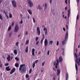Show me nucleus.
I'll return each mask as SVG.
<instances>
[{"label": "nucleus", "instance_id": "680f3d73", "mask_svg": "<svg viewBox=\"0 0 80 80\" xmlns=\"http://www.w3.org/2000/svg\"><path fill=\"white\" fill-rule=\"evenodd\" d=\"M63 30L64 31H65L66 30L64 28H63Z\"/></svg>", "mask_w": 80, "mask_h": 80}, {"label": "nucleus", "instance_id": "13d9d810", "mask_svg": "<svg viewBox=\"0 0 80 80\" xmlns=\"http://www.w3.org/2000/svg\"><path fill=\"white\" fill-rule=\"evenodd\" d=\"M66 28H67V29L68 30V25H66Z\"/></svg>", "mask_w": 80, "mask_h": 80}, {"label": "nucleus", "instance_id": "ea45409f", "mask_svg": "<svg viewBox=\"0 0 80 80\" xmlns=\"http://www.w3.org/2000/svg\"><path fill=\"white\" fill-rule=\"evenodd\" d=\"M14 22H12V24H11V26H12V27H13L14 26Z\"/></svg>", "mask_w": 80, "mask_h": 80}, {"label": "nucleus", "instance_id": "9d476101", "mask_svg": "<svg viewBox=\"0 0 80 80\" xmlns=\"http://www.w3.org/2000/svg\"><path fill=\"white\" fill-rule=\"evenodd\" d=\"M44 45L45 47L47 46L48 44V41L47 39H45L44 42Z\"/></svg>", "mask_w": 80, "mask_h": 80}, {"label": "nucleus", "instance_id": "37998d69", "mask_svg": "<svg viewBox=\"0 0 80 80\" xmlns=\"http://www.w3.org/2000/svg\"><path fill=\"white\" fill-rule=\"evenodd\" d=\"M35 49L34 48H33L32 49V52H34Z\"/></svg>", "mask_w": 80, "mask_h": 80}, {"label": "nucleus", "instance_id": "09e8293b", "mask_svg": "<svg viewBox=\"0 0 80 80\" xmlns=\"http://www.w3.org/2000/svg\"><path fill=\"white\" fill-rule=\"evenodd\" d=\"M38 60H36L35 61V63H37V62H38Z\"/></svg>", "mask_w": 80, "mask_h": 80}, {"label": "nucleus", "instance_id": "dca6fc26", "mask_svg": "<svg viewBox=\"0 0 80 80\" xmlns=\"http://www.w3.org/2000/svg\"><path fill=\"white\" fill-rule=\"evenodd\" d=\"M37 9L40 10L42 9V8L41 7L40 5H38V6L37 7Z\"/></svg>", "mask_w": 80, "mask_h": 80}, {"label": "nucleus", "instance_id": "338daca9", "mask_svg": "<svg viewBox=\"0 0 80 80\" xmlns=\"http://www.w3.org/2000/svg\"><path fill=\"white\" fill-rule=\"evenodd\" d=\"M59 50V49H58L57 50H56V52H58V51Z\"/></svg>", "mask_w": 80, "mask_h": 80}, {"label": "nucleus", "instance_id": "e433bc0d", "mask_svg": "<svg viewBox=\"0 0 80 80\" xmlns=\"http://www.w3.org/2000/svg\"><path fill=\"white\" fill-rule=\"evenodd\" d=\"M59 44V42L58 41H57V43H56V45L57 46H58Z\"/></svg>", "mask_w": 80, "mask_h": 80}, {"label": "nucleus", "instance_id": "473e14b6", "mask_svg": "<svg viewBox=\"0 0 80 80\" xmlns=\"http://www.w3.org/2000/svg\"><path fill=\"white\" fill-rule=\"evenodd\" d=\"M46 30H47V28H43V31H46Z\"/></svg>", "mask_w": 80, "mask_h": 80}, {"label": "nucleus", "instance_id": "9b49d317", "mask_svg": "<svg viewBox=\"0 0 80 80\" xmlns=\"http://www.w3.org/2000/svg\"><path fill=\"white\" fill-rule=\"evenodd\" d=\"M15 71V68H14L12 69V70L10 72V74H12Z\"/></svg>", "mask_w": 80, "mask_h": 80}, {"label": "nucleus", "instance_id": "f3484780", "mask_svg": "<svg viewBox=\"0 0 80 80\" xmlns=\"http://www.w3.org/2000/svg\"><path fill=\"white\" fill-rule=\"evenodd\" d=\"M75 68L76 69V72L78 71V66L76 63H75Z\"/></svg>", "mask_w": 80, "mask_h": 80}, {"label": "nucleus", "instance_id": "1a4fd4ad", "mask_svg": "<svg viewBox=\"0 0 80 80\" xmlns=\"http://www.w3.org/2000/svg\"><path fill=\"white\" fill-rule=\"evenodd\" d=\"M37 32H38V35H40V33H41V32L40 30V28L39 27H38L37 28Z\"/></svg>", "mask_w": 80, "mask_h": 80}, {"label": "nucleus", "instance_id": "de8ad7c7", "mask_svg": "<svg viewBox=\"0 0 80 80\" xmlns=\"http://www.w3.org/2000/svg\"><path fill=\"white\" fill-rule=\"evenodd\" d=\"M32 55H33V56H35V55H34V52H32Z\"/></svg>", "mask_w": 80, "mask_h": 80}, {"label": "nucleus", "instance_id": "bf43d9fd", "mask_svg": "<svg viewBox=\"0 0 80 80\" xmlns=\"http://www.w3.org/2000/svg\"><path fill=\"white\" fill-rule=\"evenodd\" d=\"M55 76H54L53 78V80H55Z\"/></svg>", "mask_w": 80, "mask_h": 80}, {"label": "nucleus", "instance_id": "7c9ffc66", "mask_svg": "<svg viewBox=\"0 0 80 80\" xmlns=\"http://www.w3.org/2000/svg\"><path fill=\"white\" fill-rule=\"evenodd\" d=\"M15 59L16 60V61H19V59L17 57H16L15 58Z\"/></svg>", "mask_w": 80, "mask_h": 80}, {"label": "nucleus", "instance_id": "f704fd0d", "mask_svg": "<svg viewBox=\"0 0 80 80\" xmlns=\"http://www.w3.org/2000/svg\"><path fill=\"white\" fill-rule=\"evenodd\" d=\"M32 19H33V21L34 23H35V19L33 17H32Z\"/></svg>", "mask_w": 80, "mask_h": 80}, {"label": "nucleus", "instance_id": "4c0bfd02", "mask_svg": "<svg viewBox=\"0 0 80 80\" xmlns=\"http://www.w3.org/2000/svg\"><path fill=\"white\" fill-rule=\"evenodd\" d=\"M2 65H3V64H2V63L0 64V68H2Z\"/></svg>", "mask_w": 80, "mask_h": 80}, {"label": "nucleus", "instance_id": "20e7f679", "mask_svg": "<svg viewBox=\"0 0 80 80\" xmlns=\"http://www.w3.org/2000/svg\"><path fill=\"white\" fill-rule=\"evenodd\" d=\"M75 55L76 58V61L78 64V65H80V57H78H78L76 53H75Z\"/></svg>", "mask_w": 80, "mask_h": 80}, {"label": "nucleus", "instance_id": "bb28decb", "mask_svg": "<svg viewBox=\"0 0 80 80\" xmlns=\"http://www.w3.org/2000/svg\"><path fill=\"white\" fill-rule=\"evenodd\" d=\"M38 39V37H36L35 38V41L37 42Z\"/></svg>", "mask_w": 80, "mask_h": 80}, {"label": "nucleus", "instance_id": "a19ab883", "mask_svg": "<svg viewBox=\"0 0 80 80\" xmlns=\"http://www.w3.org/2000/svg\"><path fill=\"white\" fill-rule=\"evenodd\" d=\"M12 32H10V33H9V37H11L12 36Z\"/></svg>", "mask_w": 80, "mask_h": 80}, {"label": "nucleus", "instance_id": "8fccbe9b", "mask_svg": "<svg viewBox=\"0 0 80 80\" xmlns=\"http://www.w3.org/2000/svg\"><path fill=\"white\" fill-rule=\"evenodd\" d=\"M42 36H43V38H42L44 39V38H45V36H44V34H42Z\"/></svg>", "mask_w": 80, "mask_h": 80}, {"label": "nucleus", "instance_id": "052dcab7", "mask_svg": "<svg viewBox=\"0 0 80 80\" xmlns=\"http://www.w3.org/2000/svg\"><path fill=\"white\" fill-rule=\"evenodd\" d=\"M52 0H50L49 1V2L50 3V4H51L52 3Z\"/></svg>", "mask_w": 80, "mask_h": 80}, {"label": "nucleus", "instance_id": "69168bd1", "mask_svg": "<svg viewBox=\"0 0 80 80\" xmlns=\"http://www.w3.org/2000/svg\"><path fill=\"white\" fill-rule=\"evenodd\" d=\"M22 23H23V21H22V20L21 22H20V23L22 24Z\"/></svg>", "mask_w": 80, "mask_h": 80}, {"label": "nucleus", "instance_id": "0e129e2a", "mask_svg": "<svg viewBox=\"0 0 80 80\" xmlns=\"http://www.w3.org/2000/svg\"><path fill=\"white\" fill-rule=\"evenodd\" d=\"M70 11H68V14H70Z\"/></svg>", "mask_w": 80, "mask_h": 80}, {"label": "nucleus", "instance_id": "4d7b16f0", "mask_svg": "<svg viewBox=\"0 0 80 80\" xmlns=\"http://www.w3.org/2000/svg\"><path fill=\"white\" fill-rule=\"evenodd\" d=\"M21 36V34H20L18 35V38H19Z\"/></svg>", "mask_w": 80, "mask_h": 80}, {"label": "nucleus", "instance_id": "4468645a", "mask_svg": "<svg viewBox=\"0 0 80 80\" xmlns=\"http://www.w3.org/2000/svg\"><path fill=\"white\" fill-rule=\"evenodd\" d=\"M11 70V68H10V67L9 66H8L6 68V71H10Z\"/></svg>", "mask_w": 80, "mask_h": 80}, {"label": "nucleus", "instance_id": "f257e3e1", "mask_svg": "<svg viewBox=\"0 0 80 80\" xmlns=\"http://www.w3.org/2000/svg\"><path fill=\"white\" fill-rule=\"evenodd\" d=\"M23 66H25V64H21L19 68V70L20 71H21V73L24 72L26 71V68L25 67H23Z\"/></svg>", "mask_w": 80, "mask_h": 80}, {"label": "nucleus", "instance_id": "5701e85b", "mask_svg": "<svg viewBox=\"0 0 80 80\" xmlns=\"http://www.w3.org/2000/svg\"><path fill=\"white\" fill-rule=\"evenodd\" d=\"M35 63L34 62H33V65H32V67L33 68H34L35 66Z\"/></svg>", "mask_w": 80, "mask_h": 80}, {"label": "nucleus", "instance_id": "c9c22d12", "mask_svg": "<svg viewBox=\"0 0 80 80\" xmlns=\"http://www.w3.org/2000/svg\"><path fill=\"white\" fill-rule=\"evenodd\" d=\"M79 15H77L76 19L77 20H78L79 18Z\"/></svg>", "mask_w": 80, "mask_h": 80}, {"label": "nucleus", "instance_id": "4be33fe9", "mask_svg": "<svg viewBox=\"0 0 80 80\" xmlns=\"http://www.w3.org/2000/svg\"><path fill=\"white\" fill-rule=\"evenodd\" d=\"M53 41H49V44L52 45V44L53 43Z\"/></svg>", "mask_w": 80, "mask_h": 80}, {"label": "nucleus", "instance_id": "3c124183", "mask_svg": "<svg viewBox=\"0 0 80 80\" xmlns=\"http://www.w3.org/2000/svg\"><path fill=\"white\" fill-rule=\"evenodd\" d=\"M28 34V31H26L25 32V35H27Z\"/></svg>", "mask_w": 80, "mask_h": 80}, {"label": "nucleus", "instance_id": "7ed1b4c3", "mask_svg": "<svg viewBox=\"0 0 80 80\" xmlns=\"http://www.w3.org/2000/svg\"><path fill=\"white\" fill-rule=\"evenodd\" d=\"M68 38V32H67L65 37V40L62 42V45H64L66 43V40Z\"/></svg>", "mask_w": 80, "mask_h": 80}, {"label": "nucleus", "instance_id": "864d4df0", "mask_svg": "<svg viewBox=\"0 0 80 80\" xmlns=\"http://www.w3.org/2000/svg\"><path fill=\"white\" fill-rule=\"evenodd\" d=\"M44 64H45V62H44L43 63H42V66H43L44 65Z\"/></svg>", "mask_w": 80, "mask_h": 80}, {"label": "nucleus", "instance_id": "774afa93", "mask_svg": "<svg viewBox=\"0 0 80 80\" xmlns=\"http://www.w3.org/2000/svg\"><path fill=\"white\" fill-rule=\"evenodd\" d=\"M41 53V52L39 51V52H38V54H40Z\"/></svg>", "mask_w": 80, "mask_h": 80}, {"label": "nucleus", "instance_id": "f8f14e48", "mask_svg": "<svg viewBox=\"0 0 80 80\" xmlns=\"http://www.w3.org/2000/svg\"><path fill=\"white\" fill-rule=\"evenodd\" d=\"M69 78V74L68 73H66V80H68Z\"/></svg>", "mask_w": 80, "mask_h": 80}, {"label": "nucleus", "instance_id": "6e6552de", "mask_svg": "<svg viewBox=\"0 0 80 80\" xmlns=\"http://www.w3.org/2000/svg\"><path fill=\"white\" fill-rule=\"evenodd\" d=\"M13 58V57H10V56L9 55H8V58H7V60L9 62L11 60H12Z\"/></svg>", "mask_w": 80, "mask_h": 80}, {"label": "nucleus", "instance_id": "2f4dec72", "mask_svg": "<svg viewBox=\"0 0 80 80\" xmlns=\"http://www.w3.org/2000/svg\"><path fill=\"white\" fill-rule=\"evenodd\" d=\"M29 77V75H28V74H26V78H28Z\"/></svg>", "mask_w": 80, "mask_h": 80}, {"label": "nucleus", "instance_id": "e2e57ef3", "mask_svg": "<svg viewBox=\"0 0 80 80\" xmlns=\"http://www.w3.org/2000/svg\"><path fill=\"white\" fill-rule=\"evenodd\" d=\"M2 1H3V0H0V4H1L2 3Z\"/></svg>", "mask_w": 80, "mask_h": 80}, {"label": "nucleus", "instance_id": "c03bdc74", "mask_svg": "<svg viewBox=\"0 0 80 80\" xmlns=\"http://www.w3.org/2000/svg\"><path fill=\"white\" fill-rule=\"evenodd\" d=\"M39 43V41H38L36 42V45H38Z\"/></svg>", "mask_w": 80, "mask_h": 80}, {"label": "nucleus", "instance_id": "c756f323", "mask_svg": "<svg viewBox=\"0 0 80 80\" xmlns=\"http://www.w3.org/2000/svg\"><path fill=\"white\" fill-rule=\"evenodd\" d=\"M47 3H45V9H46L47 8Z\"/></svg>", "mask_w": 80, "mask_h": 80}, {"label": "nucleus", "instance_id": "ddd939ff", "mask_svg": "<svg viewBox=\"0 0 80 80\" xmlns=\"http://www.w3.org/2000/svg\"><path fill=\"white\" fill-rule=\"evenodd\" d=\"M57 75L58 76L60 73V72H61L60 69H58V70H57Z\"/></svg>", "mask_w": 80, "mask_h": 80}, {"label": "nucleus", "instance_id": "0eeeda50", "mask_svg": "<svg viewBox=\"0 0 80 80\" xmlns=\"http://www.w3.org/2000/svg\"><path fill=\"white\" fill-rule=\"evenodd\" d=\"M19 30V27L18 26L16 25L15 26V28H14V32L17 33L18 32Z\"/></svg>", "mask_w": 80, "mask_h": 80}, {"label": "nucleus", "instance_id": "aec40b11", "mask_svg": "<svg viewBox=\"0 0 80 80\" xmlns=\"http://www.w3.org/2000/svg\"><path fill=\"white\" fill-rule=\"evenodd\" d=\"M19 66V64L18 63H16L15 64V66H16V68H18Z\"/></svg>", "mask_w": 80, "mask_h": 80}, {"label": "nucleus", "instance_id": "5fc2aeb1", "mask_svg": "<svg viewBox=\"0 0 80 80\" xmlns=\"http://www.w3.org/2000/svg\"><path fill=\"white\" fill-rule=\"evenodd\" d=\"M53 71H56V69H55L54 67L53 68Z\"/></svg>", "mask_w": 80, "mask_h": 80}, {"label": "nucleus", "instance_id": "6ab92c4d", "mask_svg": "<svg viewBox=\"0 0 80 80\" xmlns=\"http://www.w3.org/2000/svg\"><path fill=\"white\" fill-rule=\"evenodd\" d=\"M62 51L63 52H62V54L63 56H64L65 55V52H64V49L63 48L62 49Z\"/></svg>", "mask_w": 80, "mask_h": 80}, {"label": "nucleus", "instance_id": "a878e982", "mask_svg": "<svg viewBox=\"0 0 80 80\" xmlns=\"http://www.w3.org/2000/svg\"><path fill=\"white\" fill-rule=\"evenodd\" d=\"M29 40H27L25 43L26 45H28V44Z\"/></svg>", "mask_w": 80, "mask_h": 80}, {"label": "nucleus", "instance_id": "2eb2a0df", "mask_svg": "<svg viewBox=\"0 0 80 80\" xmlns=\"http://www.w3.org/2000/svg\"><path fill=\"white\" fill-rule=\"evenodd\" d=\"M27 11L31 15L32 14V12L30 9H27Z\"/></svg>", "mask_w": 80, "mask_h": 80}, {"label": "nucleus", "instance_id": "412c9836", "mask_svg": "<svg viewBox=\"0 0 80 80\" xmlns=\"http://www.w3.org/2000/svg\"><path fill=\"white\" fill-rule=\"evenodd\" d=\"M14 53L15 55H17V50H14Z\"/></svg>", "mask_w": 80, "mask_h": 80}, {"label": "nucleus", "instance_id": "72a5a7b5", "mask_svg": "<svg viewBox=\"0 0 80 80\" xmlns=\"http://www.w3.org/2000/svg\"><path fill=\"white\" fill-rule=\"evenodd\" d=\"M44 68H42L41 69V72H43L44 71Z\"/></svg>", "mask_w": 80, "mask_h": 80}, {"label": "nucleus", "instance_id": "603ef678", "mask_svg": "<svg viewBox=\"0 0 80 80\" xmlns=\"http://www.w3.org/2000/svg\"><path fill=\"white\" fill-rule=\"evenodd\" d=\"M6 16V18H7V19H9V17L8 16V15H7V16Z\"/></svg>", "mask_w": 80, "mask_h": 80}, {"label": "nucleus", "instance_id": "b1692460", "mask_svg": "<svg viewBox=\"0 0 80 80\" xmlns=\"http://www.w3.org/2000/svg\"><path fill=\"white\" fill-rule=\"evenodd\" d=\"M12 28V27L11 26L9 27V28H8V31H10Z\"/></svg>", "mask_w": 80, "mask_h": 80}, {"label": "nucleus", "instance_id": "58836bf2", "mask_svg": "<svg viewBox=\"0 0 80 80\" xmlns=\"http://www.w3.org/2000/svg\"><path fill=\"white\" fill-rule=\"evenodd\" d=\"M45 36H46L47 35V30H46V31H45Z\"/></svg>", "mask_w": 80, "mask_h": 80}, {"label": "nucleus", "instance_id": "79ce46f5", "mask_svg": "<svg viewBox=\"0 0 80 80\" xmlns=\"http://www.w3.org/2000/svg\"><path fill=\"white\" fill-rule=\"evenodd\" d=\"M18 42H17L16 43V46L18 47Z\"/></svg>", "mask_w": 80, "mask_h": 80}, {"label": "nucleus", "instance_id": "a211bd4d", "mask_svg": "<svg viewBox=\"0 0 80 80\" xmlns=\"http://www.w3.org/2000/svg\"><path fill=\"white\" fill-rule=\"evenodd\" d=\"M28 47L27 46L26 47V49H25V52H28Z\"/></svg>", "mask_w": 80, "mask_h": 80}, {"label": "nucleus", "instance_id": "c85d7f7f", "mask_svg": "<svg viewBox=\"0 0 80 80\" xmlns=\"http://www.w3.org/2000/svg\"><path fill=\"white\" fill-rule=\"evenodd\" d=\"M32 69H30L29 71V74H31V72H32Z\"/></svg>", "mask_w": 80, "mask_h": 80}, {"label": "nucleus", "instance_id": "393cba45", "mask_svg": "<svg viewBox=\"0 0 80 80\" xmlns=\"http://www.w3.org/2000/svg\"><path fill=\"white\" fill-rule=\"evenodd\" d=\"M9 18H11L12 17V14H9Z\"/></svg>", "mask_w": 80, "mask_h": 80}, {"label": "nucleus", "instance_id": "f03ea898", "mask_svg": "<svg viewBox=\"0 0 80 80\" xmlns=\"http://www.w3.org/2000/svg\"><path fill=\"white\" fill-rule=\"evenodd\" d=\"M62 61V56H60L59 58L58 59H57L56 61L57 63L55 64V68L57 69L58 67V64H59V63L61 62Z\"/></svg>", "mask_w": 80, "mask_h": 80}, {"label": "nucleus", "instance_id": "423d86ee", "mask_svg": "<svg viewBox=\"0 0 80 80\" xmlns=\"http://www.w3.org/2000/svg\"><path fill=\"white\" fill-rule=\"evenodd\" d=\"M12 6L14 8H16L17 7V2L16 1L14 0L12 1Z\"/></svg>", "mask_w": 80, "mask_h": 80}, {"label": "nucleus", "instance_id": "6e6d98bb", "mask_svg": "<svg viewBox=\"0 0 80 80\" xmlns=\"http://www.w3.org/2000/svg\"><path fill=\"white\" fill-rule=\"evenodd\" d=\"M65 3L66 4H67V0H65Z\"/></svg>", "mask_w": 80, "mask_h": 80}, {"label": "nucleus", "instance_id": "cd10ccee", "mask_svg": "<svg viewBox=\"0 0 80 80\" xmlns=\"http://www.w3.org/2000/svg\"><path fill=\"white\" fill-rule=\"evenodd\" d=\"M44 39H43V38H42L41 39V44H42L43 40Z\"/></svg>", "mask_w": 80, "mask_h": 80}, {"label": "nucleus", "instance_id": "49530a36", "mask_svg": "<svg viewBox=\"0 0 80 80\" xmlns=\"http://www.w3.org/2000/svg\"><path fill=\"white\" fill-rule=\"evenodd\" d=\"M49 53H50V51H48V52H47V55H49Z\"/></svg>", "mask_w": 80, "mask_h": 80}, {"label": "nucleus", "instance_id": "39448f33", "mask_svg": "<svg viewBox=\"0 0 80 80\" xmlns=\"http://www.w3.org/2000/svg\"><path fill=\"white\" fill-rule=\"evenodd\" d=\"M27 2L28 4H29V6L30 8H31L33 6V3L31 0H27Z\"/></svg>", "mask_w": 80, "mask_h": 80}, {"label": "nucleus", "instance_id": "a18cd8bd", "mask_svg": "<svg viewBox=\"0 0 80 80\" xmlns=\"http://www.w3.org/2000/svg\"><path fill=\"white\" fill-rule=\"evenodd\" d=\"M8 65H9V63H8L5 64V66H8Z\"/></svg>", "mask_w": 80, "mask_h": 80}]
</instances>
